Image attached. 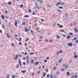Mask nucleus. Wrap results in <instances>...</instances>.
Instances as JSON below:
<instances>
[{
	"mask_svg": "<svg viewBox=\"0 0 78 78\" xmlns=\"http://www.w3.org/2000/svg\"><path fill=\"white\" fill-rule=\"evenodd\" d=\"M16 22L15 23V26H16V27H17V20H15Z\"/></svg>",
	"mask_w": 78,
	"mask_h": 78,
	"instance_id": "f257e3e1",
	"label": "nucleus"
},
{
	"mask_svg": "<svg viewBox=\"0 0 78 78\" xmlns=\"http://www.w3.org/2000/svg\"><path fill=\"white\" fill-rule=\"evenodd\" d=\"M18 55H16V57L15 58V60L16 61H17V59H18Z\"/></svg>",
	"mask_w": 78,
	"mask_h": 78,
	"instance_id": "f03ea898",
	"label": "nucleus"
},
{
	"mask_svg": "<svg viewBox=\"0 0 78 78\" xmlns=\"http://www.w3.org/2000/svg\"><path fill=\"white\" fill-rule=\"evenodd\" d=\"M6 36H7V38H9L10 37V35H9V33H7L6 34Z\"/></svg>",
	"mask_w": 78,
	"mask_h": 78,
	"instance_id": "7ed1b4c3",
	"label": "nucleus"
},
{
	"mask_svg": "<svg viewBox=\"0 0 78 78\" xmlns=\"http://www.w3.org/2000/svg\"><path fill=\"white\" fill-rule=\"evenodd\" d=\"M25 32H28V29L27 27H25Z\"/></svg>",
	"mask_w": 78,
	"mask_h": 78,
	"instance_id": "20e7f679",
	"label": "nucleus"
},
{
	"mask_svg": "<svg viewBox=\"0 0 78 78\" xmlns=\"http://www.w3.org/2000/svg\"><path fill=\"white\" fill-rule=\"evenodd\" d=\"M19 64H20V67L22 66V62H21V61H20V60H19Z\"/></svg>",
	"mask_w": 78,
	"mask_h": 78,
	"instance_id": "39448f33",
	"label": "nucleus"
},
{
	"mask_svg": "<svg viewBox=\"0 0 78 78\" xmlns=\"http://www.w3.org/2000/svg\"><path fill=\"white\" fill-rule=\"evenodd\" d=\"M1 18L2 19H5V16H4L3 15H2L1 16Z\"/></svg>",
	"mask_w": 78,
	"mask_h": 78,
	"instance_id": "423d86ee",
	"label": "nucleus"
},
{
	"mask_svg": "<svg viewBox=\"0 0 78 78\" xmlns=\"http://www.w3.org/2000/svg\"><path fill=\"white\" fill-rule=\"evenodd\" d=\"M68 45H69L70 47H72V43H70L68 44Z\"/></svg>",
	"mask_w": 78,
	"mask_h": 78,
	"instance_id": "0eeeda50",
	"label": "nucleus"
},
{
	"mask_svg": "<svg viewBox=\"0 0 78 78\" xmlns=\"http://www.w3.org/2000/svg\"><path fill=\"white\" fill-rule=\"evenodd\" d=\"M31 63L32 64H34V60H32L31 61Z\"/></svg>",
	"mask_w": 78,
	"mask_h": 78,
	"instance_id": "6e6552de",
	"label": "nucleus"
},
{
	"mask_svg": "<svg viewBox=\"0 0 78 78\" xmlns=\"http://www.w3.org/2000/svg\"><path fill=\"white\" fill-rule=\"evenodd\" d=\"M40 62H37V63L34 64V65H36V66H37L38 64H39Z\"/></svg>",
	"mask_w": 78,
	"mask_h": 78,
	"instance_id": "1a4fd4ad",
	"label": "nucleus"
},
{
	"mask_svg": "<svg viewBox=\"0 0 78 78\" xmlns=\"http://www.w3.org/2000/svg\"><path fill=\"white\" fill-rule=\"evenodd\" d=\"M26 62H27V64H28V65L29 64V60H28V59H27V60L26 61Z\"/></svg>",
	"mask_w": 78,
	"mask_h": 78,
	"instance_id": "9d476101",
	"label": "nucleus"
},
{
	"mask_svg": "<svg viewBox=\"0 0 78 78\" xmlns=\"http://www.w3.org/2000/svg\"><path fill=\"white\" fill-rule=\"evenodd\" d=\"M16 68L17 69H19V65L18 64L16 66Z\"/></svg>",
	"mask_w": 78,
	"mask_h": 78,
	"instance_id": "9b49d317",
	"label": "nucleus"
},
{
	"mask_svg": "<svg viewBox=\"0 0 78 78\" xmlns=\"http://www.w3.org/2000/svg\"><path fill=\"white\" fill-rule=\"evenodd\" d=\"M8 4L9 5H12V4L11 3V2H8Z\"/></svg>",
	"mask_w": 78,
	"mask_h": 78,
	"instance_id": "f8f14e48",
	"label": "nucleus"
},
{
	"mask_svg": "<svg viewBox=\"0 0 78 78\" xmlns=\"http://www.w3.org/2000/svg\"><path fill=\"white\" fill-rule=\"evenodd\" d=\"M24 17L25 18H26V17H27L28 18L29 17V16H28V15H25L24 16Z\"/></svg>",
	"mask_w": 78,
	"mask_h": 78,
	"instance_id": "ddd939ff",
	"label": "nucleus"
},
{
	"mask_svg": "<svg viewBox=\"0 0 78 78\" xmlns=\"http://www.w3.org/2000/svg\"><path fill=\"white\" fill-rule=\"evenodd\" d=\"M34 53L33 52H30V55H34Z\"/></svg>",
	"mask_w": 78,
	"mask_h": 78,
	"instance_id": "4468645a",
	"label": "nucleus"
},
{
	"mask_svg": "<svg viewBox=\"0 0 78 78\" xmlns=\"http://www.w3.org/2000/svg\"><path fill=\"white\" fill-rule=\"evenodd\" d=\"M66 75L68 76H70V74H69V72H67Z\"/></svg>",
	"mask_w": 78,
	"mask_h": 78,
	"instance_id": "2eb2a0df",
	"label": "nucleus"
},
{
	"mask_svg": "<svg viewBox=\"0 0 78 78\" xmlns=\"http://www.w3.org/2000/svg\"><path fill=\"white\" fill-rule=\"evenodd\" d=\"M53 69H54V70H56V67H55Z\"/></svg>",
	"mask_w": 78,
	"mask_h": 78,
	"instance_id": "dca6fc26",
	"label": "nucleus"
},
{
	"mask_svg": "<svg viewBox=\"0 0 78 78\" xmlns=\"http://www.w3.org/2000/svg\"><path fill=\"white\" fill-rule=\"evenodd\" d=\"M78 56V55H74V58H76Z\"/></svg>",
	"mask_w": 78,
	"mask_h": 78,
	"instance_id": "f3484780",
	"label": "nucleus"
},
{
	"mask_svg": "<svg viewBox=\"0 0 78 78\" xmlns=\"http://www.w3.org/2000/svg\"><path fill=\"white\" fill-rule=\"evenodd\" d=\"M70 36H67V39H70Z\"/></svg>",
	"mask_w": 78,
	"mask_h": 78,
	"instance_id": "a211bd4d",
	"label": "nucleus"
},
{
	"mask_svg": "<svg viewBox=\"0 0 78 78\" xmlns=\"http://www.w3.org/2000/svg\"><path fill=\"white\" fill-rule=\"evenodd\" d=\"M28 11H29V13H31V10L29 9L28 10Z\"/></svg>",
	"mask_w": 78,
	"mask_h": 78,
	"instance_id": "6ab92c4d",
	"label": "nucleus"
},
{
	"mask_svg": "<svg viewBox=\"0 0 78 78\" xmlns=\"http://www.w3.org/2000/svg\"><path fill=\"white\" fill-rule=\"evenodd\" d=\"M62 61V60H60L58 62L59 63H60V62H61Z\"/></svg>",
	"mask_w": 78,
	"mask_h": 78,
	"instance_id": "aec40b11",
	"label": "nucleus"
},
{
	"mask_svg": "<svg viewBox=\"0 0 78 78\" xmlns=\"http://www.w3.org/2000/svg\"><path fill=\"white\" fill-rule=\"evenodd\" d=\"M22 41V38H20V39H19V42H21V41Z\"/></svg>",
	"mask_w": 78,
	"mask_h": 78,
	"instance_id": "412c9836",
	"label": "nucleus"
},
{
	"mask_svg": "<svg viewBox=\"0 0 78 78\" xmlns=\"http://www.w3.org/2000/svg\"><path fill=\"white\" fill-rule=\"evenodd\" d=\"M75 30H76V33H77V32H78V30H76V29H75L74 31H75Z\"/></svg>",
	"mask_w": 78,
	"mask_h": 78,
	"instance_id": "4be33fe9",
	"label": "nucleus"
},
{
	"mask_svg": "<svg viewBox=\"0 0 78 78\" xmlns=\"http://www.w3.org/2000/svg\"><path fill=\"white\" fill-rule=\"evenodd\" d=\"M22 25H23V26H25V23L24 22L23 23Z\"/></svg>",
	"mask_w": 78,
	"mask_h": 78,
	"instance_id": "5701e85b",
	"label": "nucleus"
},
{
	"mask_svg": "<svg viewBox=\"0 0 78 78\" xmlns=\"http://www.w3.org/2000/svg\"><path fill=\"white\" fill-rule=\"evenodd\" d=\"M39 2L41 3H43V1H40Z\"/></svg>",
	"mask_w": 78,
	"mask_h": 78,
	"instance_id": "b1692460",
	"label": "nucleus"
},
{
	"mask_svg": "<svg viewBox=\"0 0 78 78\" xmlns=\"http://www.w3.org/2000/svg\"><path fill=\"white\" fill-rule=\"evenodd\" d=\"M22 73H25V71H22Z\"/></svg>",
	"mask_w": 78,
	"mask_h": 78,
	"instance_id": "393cba45",
	"label": "nucleus"
},
{
	"mask_svg": "<svg viewBox=\"0 0 78 78\" xmlns=\"http://www.w3.org/2000/svg\"><path fill=\"white\" fill-rule=\"evenodd\" d=\"M56 38L57 39H59L60 38V37H59V36H58L56 37Z\"/></svg>",
	"mask_w": 78,
	"mask_h": 78,
	"instance_id": "a878e982",
	"label": "nucleus"
},
{
	"mask_svg": "<svg viewBox=\"0 0 78 78\" xmlns=\"http://www.w3.org/2000/svg\"><path fill=\"white\" fill-rule=\"evenodd\" d=\"M43 75H44V76H43L44 77H45V73H44Z\"/></svg>",
	"mask_w": 78,
	"mask_h": 78,
	"instance_id": "bb28decb",
	"label": "nucleus"
},
{
	"mask_svg": "<svg viewBox=\"0 0 78 78\" xmlns=\"http://www.w3.org/2000/svg\"><path fill=\"white\" fill-rule=\"evenodd\" d=\"M61 70L62 71H62H64V69H61Z\"/></svg>",
	"mask_w": 78,
	"mask_h": 78,
	"instance_id": "cd10ccee",
	"label": "nucleus"
},
{
	"mask_svg": "<svg viewBox=\"0 0 78 78\" xmlns=\"http://www.w3.org/2000/svg\"><path fill=\"white\" fill-rule=\"evenodd\" d=\"M59 9H62V8H63V7H59Z\"/></svg>",
	"mask_w": 78,
	"mask_h": 78,
	"instance_id": "c85d7f7f",
	"label": "nucleus"
},
{
	"mask_svg": "<svg viewBox=\"0 0 78 78\" xmlns=\"http://www.w3.org/2000/svg\"><path fill=\"white\" fill-rule=\"evenodd\" d=\"M9 75L8 74L7 77V78H9Z\"/></svg>",
	"mask_w": 78,
	"mask_h": 78,
	"instance_id": "c756f323",
	"label": "nucleus"
},
{
	"mask_svg": "<svg viewBox=\"0 0 78 78\" xmlns=\"http://www.w3.org/2000/svg\"><path fill=\"white\" fill-rule=\"evenodd\" d=\"M67 67H68V65H67L65 67V69H67Z\"/></svg>",
	"mask_w": 78,
	"mask_h": 78,
	"instance_id": "7c9ffc66",
	"label": "nucleus"
},
{
	"mask_svg": "<svg viewBox=\"0 0 78 78\" xmlns=\"http://www.w3.org/2000/svg\"><path fill=\"white\" fill-rule=\"evenodd\" d=\"M26 59H27V58L24 57L23 58V60H25Z\"/></svg>",
	"mask_w": 78,
	"mask_h": 78,
	"instance_id": "2f4dec72",
	"label": "nucleus"
},
{
	"mask_svg": "<svg viewBox=\"0 0 78 78\" xmlns=\"http://www.w3.org/2000/svg\"><path fill=\"white\" fill-rule=\"evenodd\" d=\"M61 5H64V2H62Z\"/></svg>",
	"mask_w": 78,
	"mask_h": 78,
	"instance_id": "473e14b6",
	"label": "nucleus"
},
{
	"mask_svg": "<svg viewBox=\"0 0 78 78\" xmlns=\"http://www.w3.org/2000/svg\"><path fill=\"white\" fill-rule=\"evenodd\" d=\"M59 5V3H58L56 4V6H58V5Z\"/></svg>",
	"mask_w": 78,
	"mask_h": 78,
	"instance_id": "72a5a7b5",
	"label": "nucleus"
},
{
	"mask_svg": "<svg viewBox=\"0 0 78 78\" xmlns=\"http://www.w3.org/2000/svg\"><path fill=\"white\" fill-rule=\"evenodd\" d=\"M19 45H22V43L21 42L19 43Z\"/></svg>",
	"mask_w": 78,
	"mask_h": 78,
	"instance_id": "f704fd0d",
	"label": "nucleus"
},
{
	"mask_svg": "<svg viewBox=\"0 0 78 78\" xmlns=\"http://www.w3.org/2000/svg\"><path fill=\"white\" fill-rule=\"evenodd\" d=\"M70 35H73V33H69Z\"/></svg>",
	"mask_w": 78,
	"mask_h": 78,
	"instance_id": "c9c22d12",
	"label": "nucleus"
},
{
	"mask_svg": "<svg viewBox=\"0 0 78 78\" xmlns=\"http://www.w3.org/2000/svg\"><path fill=\"white\" fill-rule=\"evenodd\" d=\"M76 39H77V38L76 37H75L74 39L73 40V41H75V40H76Z\"/></svg>",
	"mask_w": 78,
	"mask_h": 78,
	"instance_id": "e433bc0d",
	"label": "nucleus"
},
{
	"mask_svg": "<svg viewBox=\"0 0 78 78\" xmlns=\"http://www.w3.org/2000/svg\"><path fill=\"white\" fill-rule=\"evenodd\" d=\"M43 10L44 11H45V12H46V9L45 8L43 9Z\"/></svg>",
	"mask_w": 78,
	"mask_h": 78,
	"instance_id": "4c0bfd02",
	"label": "nucleus"
},
{
	"mask_svg": "<svg viewBox=\"0 0 78 78\" xmlns=\"http://www.w3.org/2000/svg\"><path fill=\"white\" fill-rule=\"evenodd\" d=\"M59 28H63V26H59Z\"/></svg>",
	"mask_w": 78,
	"mask_h": 78,
	"instance_id": "58836bf2",
	"label": "nucleus"
},
{
	"mask_svg": "<svg viewBox=\"0 0 78 78\" xmlns=\"http://www.w3.org/2000/svg\"><path fill=\"white\" fill-rule=\"evenodd\" d=\"M66 16V17H68V15H67V14H65Z\"/></svg>",
	"mask_w": 78,
	"mask_h": 78,
	"instance_id": "ea45409f",
	"label": "nucleus"
},
{
	"mask_svg": "<svg viewBox=\"0 0 78 78\" xmlns=\"http://www.w3.org/2000/svg\"><path fill=\"white\" fill-rule=\"evenodd\" d=\"M47 78H49V74H48L47 76Z\"/></svg>",
	"mask_w": 78,
	"mask_h": 78,
	"instance_id": "a19ab883",
	"label": "nucleus"
},
{
	"mask_svg": "<svg viewBox=\"0 0 78 78\" xmlns=\"http://www.w3.org/2000/svg\"><path fill=\"white\" fill-rule=\"evenodd\" d=\"M44 62H47V60H45L44 61Z\"/></svg>",
	"mask_w": 78,
	"mask_h": 78,
	"instance_id": "79ce46f5",
	"label": "nucleus"
},
{
	"mask_svg": "<svg viewBox=\"0 0 78 78\" xmlns=\"http://www.w3.org/2000/svg\"><path fill=\"white\" fill-rule=\"evenodd\" d=\"M46 72H48V69H46Z\"/></svg>",
	"mask_w": 78,
	"mask_h": 78,
	"instance_id": "37998d69",
	"label": "nucleus"
},
{
	"mask_svg": "<svg viewBox=\"0 0 78 78\" xmlns=\"http://www.w3.org/2000/svg\"><path fill=\"white\" fill-rule=\"evenodd\" d=\"M56 73V74H58V75L59 74V72H57Z\"/></svg>",
	"mask_w": 78,
	"mask_h": 78,
	"instance_id": "c03bdc74",
	"label": "nucleus"
},
{
	"mask_svg": "<svg viewBox=\"0 0 78 78\" xmlns=\"http://www.w3.org/2000/svg\"><path fill=\"white\" fill-rule=\"evenodd\" d=\"M15 75H13V76H12V78H14V77H15Z\"/></svg>",
	"mask_w": 78,
	"mask_h": 78,
	"instance_id": "a18cd8bd",
	"label": "nucleus"
},
{
	"mask_svg": "<svg viewBox=\"0 0 78 78\" xmlns=\"http://www.w3.org/2000/svg\"><path fill=\"white\" fill-rule=\"evenodd\" d=\"M48 7H49V8H51V5H48Z\"/></svg>",
	"mask_w": 78,
	"mask_h": 78,
	"instance_id": "49530a36",
	"label": "nucleus"
},
{
	"mask_svg": "<svg viewBox=\"0 0 78 78\" xmlns=\"http://www.w3.org/2000/svg\"><path fill=\"white\" fill-rule=\"evenodd\" d=\"M27 43H25V47H27Z\"/></svg>",
	"mask_w": 78,
	"mask_h": 78,
	"instance_id": "de8ad7c7",
	"label": "nucleus"
},
{
	"mask_svg": "<svg viewBox=\"0 0 78 78\" xmlns=\"http://www.w3.org/2000/svg\"><path fill=\"white\" fill-rule=\"evenodd\" d=\"M5 26H4V25H3L2 26V28H5Z\"/></svg>",
	"mask_w": 78,
	"mask_h": 78,
	"instance_id": "09e8293b",
	"label": "nucleus"
},
{
	"mask_svg": "<svg viewBox=\"0 0 78 78\" xmlns=\"http://www.w3.org/2000/svg\"><path fill=\"white\" fill-rule=\"evenodd\" d=\"M32 75L33 76H34V73H32Z\"/></svg>",
	"mask_w": 78,
	"mask_h": 78,
	"instance_id": "8fccbe9b",
	"label": "nucleus"
},
{
	"mask_svg": "<svg viewBox=\"0 0 78 78\" xmlns=\"http://www.w3.org/2000/svg\"><path fill=\"white\" fill-rule=\"evenodd\" d=\"M31 32L32 33V34H33V30H31Z\"/></svg>",
	"mask_w": 78,
	"mask_h": 78,
	"instance_id": "3c124183",
	"label": "nucleus"
},
{
	"mask_svg": "<svg viewBox=\"0 0 78 78\" xmlns=\"http://www.w3.org/2000/svg\"><path fill=\"white\" fill-rule=\"evenodd\" d=\"M22 7H23V5H22L20 6V8H22Z\"/></svg>",
	"mask_w": 78,
	"mask_h": 78,
	"instance_id": "603ef678",
	"label": "nucleus"
},
{
	"mask_svg": "<svg viewBox=\"0 0 78 78\" xmlns=\"http://www.w3.org/2000/svg\"><path fill=\"white\" fill-rule=\"evenodd\" d=\"M23 65H25V62H23Z\"/></svg>",
	"mask_w": 78,
	"mask_h": 78,
	"instance_id": "864d4df0",
	"label": "nucleus"
},
{
	"mask_svg": "<svg viewBox=\"0 0 78 78\" xmlns=\"http://www.w3.org/2000/svg\"><path fill=\"white\" fill-rule=\"evenodd\" d=\"M59 53H62V51H61L60 52H59Z\"/></svg>",
	"mask_w": 78,
	"mask_h": 78,
	"instance_id": "5fc2aeb1",
	"label": "nucleus"
},
{
	"mask_svg": "<svg viewBox=\"0 0 78 78\" xmlns=\"http://www.w3.org/2000/svg\"><path fill=\"white\" fill-rule=\"evenodd\" d=\"M7 22H8V20H5V23H7Z\"/></svg>",
	"mask_w": 78,
	"mask_h": 78,
	"instance_id": "6e6d98bb",
	"label": "nucleus"
},
{
	"mask_svg": "<svg viewBox=\"0 0 78 78\" xmlns=\"http://www.w3.org/2000/svg\"><path fill=\"white\" fill-rule=\"evenodd\" d=\"M41 21H42V22H44V20L43 19H41Z\"/></svg>",
	"mask_w": 78,
	"mask_h": 78,
	"instance_id": "4d7b16f0",
	"label": "nucleus"
},
{
	"mask_svg": "<svg viewBox=\"0 0 78 78\" xmlns=\"http://www.w3.org/2000/svg\"><path fill=\"white\" fill-rule=\"evenodd\" d=\"M61 31H62V32H64V30H61Z\"/></svg>",
	"mask_w": 78,
	"mask_h": 78,
	"instance_id": "13d9d810",
	"label": "nucleus"
},
{
	"mask_svg": "<svg viewBox=\"0 0 78 78\" xmlns=\"http://www.w3.org/2000/svg\"><path fill=\"white\" fill-rule=\"evenodd\" d=\"M40 25H42V22H41L40 23Z\"/></svg>",
	"mask_w": 78,
	"mask_h": 78,
	"instance_id": "bf43d9fd",
	"label": "nucleus"
},
{
	"mask_svg": "<svg viewBox=\"0 0 78 78\" xmlns=\"http://www.w3.org/2000/svg\"><path fill=\"white\" fill-rule=\"evenodd\" d=\"M36 31H38V30H39V29H38V28H37L36 29Z\"/></svg>",
	"mask_w": 78,
	"mask_h": 78,
	"instance_id": "052dcab7",
	"label": "nucleus"
},
{
	"mask_svg": "<svg viewBox=\"0 0 78 78\" xmlns=\"http://www.w3.org/2000/svg\"><path fill=\"white\" fill-rule=\"evenodd\" d=\"M59 52H57V55H59Z\"/></svg>",
	"mask_w": 78,
	"mask_h": 78,
	"instance_id": "680f3d73",
	"label": "nucleus"
},
{
	"mask_svg": "<svg viewBox=\"0 0 78 78\" xmlns=\"http://www.w3.org/2000/svg\"><path fill=\"white\" fill-rule=\"evenodd\" d=\"M35 14L34 13V12H33V15H35Z\"/></svg>",
	"mask_w": 78,
	"mask_h": 78,
	"instance_id": "e2e57ef3",
	"label": "nucleus"
},
{
	"mask_svg": "<svg viewBox=\"0 0 78 78\" xmlns=\"http://www.w3.org/2000/svg\"><path fill=\"white\" fill-rule=\"evenodd\" d=\"M0 32L1 33H2V30H0Z\"/></svg>",
	"mask_w": 78,
	"mask_h": 78,
	"instance_id": "0e129e2a",
	"label": "nucleus"
},
{
	"mask_svg": "<svg viewBox=\"0 0 78 78\" xmlns=\"http://www.w3.org/2000/svg\"><path fill=\"white\" fill-rule=\"evenodd\" d=\"M55 64H56V66H58V63L56 62Z\"/></svg>",
	"mask_w": 78,
	"mask_h": 78,
	"instance_id": "69168bd1",
	"label": "nucleus"
},
{
	"mask_svg": "<svg viewBox=\"0 0 78 78\" xmlns=\"http://www.w3.org/2000/svg\"><path fill=\"white\" fill-rule=\"evenodd\" d=\"M78 40H77L76 41V43H78Z\"/></svg>",
	"mask_w": 78,
	"mask_h": 78,
	"instance_id": "338daca9",
	"label": "nucleus"
},
{
	"mask_svg": "<svg viewBox=\"0 0 78 78\" xmlns=\"http://www.w3.org/2000/svg\"><path fill=\"white\" fill-rule=\"evenodd\" d=\"M51 78H53V76L51 75V76L50 77Z\"/></svg>",
	"mask_w": 78,
	"mask_h": 78,
	"instance_id": "774afa93",
	"label": "nucleus"
}]
</instances>
